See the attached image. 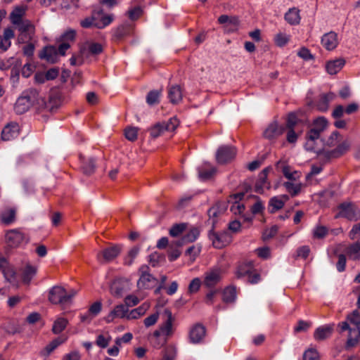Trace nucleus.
Wrapping results in <instances>:
<instances>
[{
  "mask_svg": "<svg viewBox=\"0 0 360 360\" xmlns=\"http://www.w3.org/2000/svg\"><path fill=\"white\" fill-rule=\"evenodd\" d=\"M340 332L349 331L348 338L345 345L349 349L358 345L360 341V314L358 310H354L347 316V321L338 324Z\"/></svg>",
  "mask_w": 360,
  "mask_h": 360,
  "instance_id": "nucleus-1",
  "label": "nucleus"
},
{
  "mask_svg": "<svg viewBox=\"0 0 360 360\" xmlns=\"http://www.w3.org/2000/svg\"><path fill=\"white\" fill-rule=\"evenodd\" d=\"M328 122L323 117L316 119L306 134L304 148L309 151L319 153L322 148L321 134L325 131Z\"/></svg>",
  "mask_w": 360,
  "mask_h": 360,
  "instance_id": "nucleus-2",
  "label": "nucleus"
},
{
  "mask_svg": "<svg viewBox=\"0 0 360 360\" xmlns=\"http://www.w3.org/2000/svg\"><path fill=\"white\" fill-rule=\"evenodd\" d=\"M35 104H39V91L35 89H29L24 91L17 99L14 110L18 114H23Z\"/></svg>",
  "mask_w": 360,
  "mask_h": 360,
  "instance_id": "nucleus-3",
  "label": "nucleus"
},
{
  "mask_svg": "<svg viewBox=\"0 0 360 360\" xmlns=\"http://www.w3.org/2000/svg\"><path fill=\"white\" fill-rule=\"evenodd\" d=\"M345 218L349 221L360 219V210L352 202H342L337 207L335 218Z\"/></svg>",
  "mask_w": 360,
  "mask_h": 360,
  "instance_id": "nucleus-4",
  "label": "nucleus"
},
{
  "mask_svg": "<svg viewBox=\"0 0 360 360\" xmlns=\"http://www.w3.org/2000/svg\"><path fill=\"white\" fill-rule=\"evenodd\" d=\"M76 295V291L71 290L68 292L60 286L53 287L49 295V300L53 304H66L68 303Z\"/></svg>",
  "mask_w": 360,
  "mask_h": 360,
  "instance_id": "nucleus-5",
  "label": "nucleus"
},
{
  "mask_svg": "<svg viewBox=\"0 0 360 360\" xmlns=\"http://www.w3.org/2000/svg\"><path fill=\"white\" fill-rule=\"evenodd\" d=\"M179 124V121L176 117L170 118L167 122H158L151 127L150 135L153 138H157L162 135L165 131H174Z\"/></svg>",
  "mask_w": 360,
  "mask_h": 360,
  "instance_id": "nucleus-6",
  "label": "nucleus"
},
{
  "mask_svg": "<svg viewBox=\"0 0 360 360\" xmlns=\"http://www.w3.org/2000/svg\"><path fill=\"white\" fill-rule=\"evenodd\" d=\"M5 240L7 245L12 248L18 247L23 242L27 241L25 233L18 229L7 231L5 235Z\"/></svg>",
  "mask_w": 360,
  "mask_h": 360,
  "instance_id": "nucleus-7",
  "label": "nucleus"
},
{
  "mask_svg": "<svg viewBox=\"0 0 360 360\" xmlns=\"http://www.w3.org/2000/svg\"><path fill=\"white\" fill-rule=\"evenodd\" d=\"M148 269L149 267L146 265H143L139 269L141 276L137 282V286L139 289L151 288L157 282L156 278L148 273Z\"/></svg>",
  "mask_w": 360,
  "mask_h": 360,
  "instance_id": "nucleus-8",
  "label": "nucleus"
},
{
  "mask_svg": "<svg viewBox=\"0 0 360 360\" xmlns=\"http://www.w3.org/2000/svg\"><path fill=\"white\" fill-rule=\"evenodd\" d=\"M129 282L125 278H117L112 281L110 286L111 295L115 297H122L129 290Z\"/></svg>",
  "mask_w": 360,
  "mask_h": 360,
  "instance_id": "nucleus-9",
  "label": "nucleus"
},
{
  "mask_svg": "<svg viewBox=\"0 0 360 360\" xmlns=\"http://www.w3.org/2000/svg\"><path fill=\"white\" fill-rule=\"evenodd\" d=\"M221 278V270L214 267L206 271L204 275L203 285L207 288H214Z\"/></svg>",
  "mask_w": 360,
  "mask_h": 360,
  "instance_id": "nucleus-10",
  "label": "nucleus"
},
{
  "mask_svg": "<svg viewBox=\"0 0 360 360\" xmlns=\"http://www.w3.org/2000/svg\"><path fill=\"white\" fill-rule=\"evenodd\" d=\"M236 155V149L232 146H221L216 154V160L219 164H225L233 160Z\"/></svg>",
  "mask_w": 360,
  "mask_h": 360,
  "instance_id": "nucleus-11",
  "label": "nucleus"
},
{
  "mask_svg": "<svg viewBox=\"0 0 360 360\" xmlns=\"http://www.w3.org/2000/svg\"><path fill=\"white\" fill-rule=\"evenodd\" d=\"M121 249L117 245L107 248L97 254V259L101 263L111 262L120 255Z\"/></svg>",
  "mask_w": 360,
  "mask_h": 360,
  "instance_id": "nucleus-12",
  "label": "nucleus"
},
{
  "mask_svg": "<svg viewBox=\"0 0 360 360\" xmlns=\"http://www.w3.org/2000/svg\"><path fill=\"white\" fill-rule=\"evenodd\" d=\"M17 26L20 34L18 37V41L24 42L25 39L31 38V34L34 33V27L32 22L28 20H20L19 23L14 24Z\"/></svg>",
  "mask_w": 360,
  "mask_h": 360,
  "instance_id": "nucleus-13",
  "label": "nucleus"
},
{
  "mask_svg": "<svg viewBox=\"0 0 360 360\" xmlns=\"http://www.w3.org/2000/svg\"><path fill=\"white\" fill-rule=\"evenodd\" d=\"M20 127L16 122L7 124L1 131V139L4 141H11L19 136Z\"/></svg>",
  "mask_w": 360,
  "mask_h": 360,
  "instance_id": "nucleus-14",
  "label": "nucleus"
},
{
  "mask_svg": "<svg viewBox=\"0 0 360 360\" xmlns=\"http://www.w3.org/2000/svg\"><path fill=\"white\" fill-rule=\"evenodd\" d=\"M206 330L203 326L196 324L189 331V340L193 344L200 343L205 336Z\"/></svg>",
  "mask_w": 360,
  "mask_h": 360,
  "instance_id": "nucleus-15",
  "label": "nucleus"
},
{
  "mask_svg": "<svg viewBox=\"0 0 360 360\" xmlns=\"http://www.w3.org/2000/svg\"><path fill=\"white\" fill-rule=\"evenodd\" d=\"M62 103V95L58 89L50 92L49 101L44 103V107L49 110L57 109Z\"/></svg>",
  "mask_w": 360,
  "mask_h": 360,
  "instance_id": "nucleus-16",
  "label": "nucleus"
},
{
  "mask_svg": "<svg viewBox=\"0 0 360 360\" xmlns=\"http://www.w3.org/2000/svg\"><path fill=\"white\" fill-rule=\"evenodd\" d=\"M321 44L328 51L334 50L338 45V34L334 32L326 33L321 37Z\"/></svg>",
  "mask_w": 360,
  "mask_h": 360,
  "instance_id": "nucleus-17",
  "label": "nucleus"
},
{
  "mask_svg": "<svg viewBox=\"0 0 360 360\" xmlns=\"http://www.w3.org/2000/svg\"><path fill=\"white\" fill-rule=\"evenodd\" d=\"M127 312V307L126 305L118 304L105 317V320L106 322L110 323L115 319H126Z\"/></svg>",
  "mask_w": 360,
  "mask_h": 360,
  "instance_id": "nucleus-18",
  "label": "nucleus"
},
{
  "mask_svg": "<svg viewBox=\"0 0 360 360\" xmlns=\"http://www.w3.org/2000/svg\"><path fill=\"white\" fill-rule=\"evenodd\" d=\"M165 315L166 316V320L162 324V326L160 328V334L163 336H170L173 333V316L172 314V312L168 310L165 309L164 311Z\"/></svg>",
  "mask_w": 360,
  "mask_h": 360,
  "instance_id": "nucleus-19",
  "label": "nucleus"
},
{
  "mask_svg": "<svg viewBox=\"0 0 360 360\" xmlns=\"http://www.w3.org/2000/svg\"><path fill=\"white\" fill-rule=\"evenodd\" d=\"M212 244L216 248H222L231 241V236L227 233H212L210 236Z\"/></svg>",
  "mask_w": 360,
  "mask_h": 360,
  "instance_id": "nucleus-20",
  "label": "nucleus"
},
{
  "mask_svg": "<svg viewBox=\"0 0 360 360\" xmlns=\"http://www.w3.org/2000/svg\"><path fill=\"white\" fill-rule=\"evenodd\" d=\"M96 19L95 27L103 29L110 25L113 20L112 15L105 14L102 10L94 11Z\"/></svg>",
  "mask_w": 360,
  "mask_h": 360,
  "instance_id": "nucleus-21",
  "label": "nucleus"
},
{
  "mask_svg": "<svg viewBox=\"0 0 360 360\" xmlns=\"http://www.w3.org/2000/svg\"><path fill=\"white\" fill-rule=\"evenodd\" d=\"M345 65V60L342 58L331 60L326 63V70L330 75H335L342 70Z\"/></svg>",
  "mask_w": 360,
  "mask_h": 360,
  "instance_id": "nucleus-22",
  "label": "nucleus"
},
{
  "mask_svg": "<svg viewBox=\"0 0 360 360\" xmlns=\"http://www.w3.org/2000/svg\"><path fill=\"white\" fill-rule=\"evenodd\" d=\"M269 168L264 169L259 174L258 179L255 184V191L258 193H263L265 188H270V184L267 181Z\"/></svg>",
  "mask_w": 360,
  "mask_h": 360,
  "instance_id": "nucleus-23",
  "label": "nucleus"
},
{
  "mask_svg": "<svg viewBox=\"0 0 360 360\" xmlns=\"http://www.w3.org/2000/svg\"><path fill=\"white\" fill-rule=\"evenodd\" d=\"M40 58L45 59L49 63H55L58 58V50L53 46H46L41 53Z\"/></svg>",
  "mask_w": 360,
  "mask_h": 360,
  "instance_id": "nucleus-24",
  "label": "nucleus"
},
{
  "mask_svg": "<svg viewBox=\"0 0 360 360\" xmlns=\"http://www.w3.org/2000/svg\"><path fill=\"white\" fill-rule=\"evenodd\" d=\"M16 210L15 207H5L0 213V219L2 224L9 225L15 220Z\"/></svg>",
  "mask_w": 360,
  "mask_h": 360,
  "instance_id": "nucleus-25",
  "label": "nucleus"
},
{
  "mask_svg": "<svg viewBox=\"0 0 360 360\" xmlns=\"http://www.w3.org/2000/svg\"><path fill=\"white\" fill-rule=\"evenodd\" d=\"M284 131V127L276 122L270 124L264 132V136L269 139H274Z\"/></svg>",
  "mask_w": 360,
  "mask_h": 360,
  "instance_id": "nucleus-26",
  "label": "nucleus"
},
{
  "mask_svg": "<svg viewBox=\"0 0 360 360\" xmlns=\"http://www.w3.org/2000/svg\"><path fill=\"white\" fill-rule=\"evenodd\" d=\"M288 200L289 197L287 195H281L271 198L269 203L271 212L281 210Z\"/></svg>",
  "mask_w": 360,
  "mask_h": 360,
  "instance_id": "nucleus-27",
  "label": "nucleus"
},
{
  "mask_svg": "<svg viewBox=\"0 0 360 360\" xmlns=\"http://www.w3.org/2000/svg\"><path fill=\"white\" fill-rule=\"evenodd\" d=\"M283 186L285 187L286 191L292 197L298 195L303 187L304 185L301 182H298L297 181H288L283 183Z\"/></svg>",
  "mask_w": 360,
  "mask_h": 360,
  "instance_id": "nucleus-28",
  "label": "nucleus"
},
{
  "mask_svg": "<svg viewBox=\"0 0 360 360\" xmlns=\"http://www.w3.org/2000/svg\"><path fill=\"white\" fill-rule=\"evenodd\" d=\"M345 255L349 259H360V241L353 243L344 249Z\"/></svg>",
  "mask_w": 360,
  "mask_h": 360,
  "instance_id": "nucleus-29",
  "label": "nucleus"
},
{
  "mask_svg": "<svg viewBox=\"0 0 360 360\" xmlns=\"http://www.w3.org/2000/svg\"><path fill=\"white\" fill-rule=\"evenodd\" d=\"M168 98L173 104H177L181 101L182 90L179 85H172L168 88Z\"/></svg>",
  "mask_w": 360,
  "mask_h": 360,
  "instance_id": "nucleus-30",
  "label": "nucleus"
},
{
  "mask_svg": "<svg viewBox=\"0 0 360 360\" xmlns=\"http://www.w3.org/2000/svg\"><path fill=\"white\" fill-rule=\"evenodd\" d=\"M27 6L26 5H20L15 6L10 14V20L12 24H17L22 20V17L25 15Z\"/></svg>",
  "mask_w": 360,
  "mask_h": 360,
  "instance_id": "nucleus-31",
  "label": "nucleus"
},
{
  "mask_svg": "<svg viewBox=\"0 0 360 360\" xmlns=\"http://www.w3.org/2000/svg\"><path fill=\"white\" fill-rule=\"evenodd\" d=\"M334 325H326L321 327L318 328L315 332L314 337L316 340H323L328 338H329L333 330Z\"/></svg>",
  "mask_w": 360,
  "mask_h": 360,
  "instance_id": "nucleus-32",
  "label": "nucleus"
},
{
  "mask_svg": "<svg viewBox=\"0 0 360 360\" xmlns=\"http://www.w3.org/2000/svg\"><path fill=\"white\" fill-rule=\"evenodd\" d=\"M14 36V32L12 29H5L3 36H0V49L3 51H6L11 46V39L13 38Z\"/></svg>",
  "mask_w": 360,
  "mask_h": 360,
  "instance_id": "nucleus-33",
  "label": "nucleus"
},
{
  "mask_svg": "<svg viewBox=\"0 0 360 360\" xmlns=\"http://www.w3.org/2000/svg\"><path fill=\"white\" fill-rule=\"evenodd\" d=\"M250 266H249L248 265L240 266L238 270L239 276L248 274L249 282L252 284H255L259 281L260 276L259 274L250 271Z\"/></svg>",
  "mask_w": 360,
  "mask_h": 360,
  "instance_id": "nucleus-34",
  "label": "nucleus"
},
{
  "mask_svg": "<svg viewBox=\"0 0 360 360\" xmlns=\"http://www.w3.org/2000/svg\"><path fill=\"white\" fill-rule=\"evenodd\" d=\"M200 235L198 229L193 227L189 231L179 240L176 243V246H181L185 243L195 241Z\"/></svg>",
  "mask_w": 360,
  "mask_h": 360,
  "instance_id": "nucleus-35",
  "label": "nucleus"
},
{
  "mask_svg": "<svg viewBox=\"0 0 360 360\" xmlns=\"http://www.w3.org/2000/svg\"><path fill=\"white\" fill-rule=\"evenodd\" d=\"M226 210V207L224 205H221V204H216L215 205L212 206L210 210H208V216H209V221L212 225H214V224L217 222V218L220 216L222 213H224Z\"/></svg>",
  "mask_w": 360,
  "mask_h": 360,
  "instance_id": "nucleus-36",
  "label": "nucleus"
},
{
  "mask_svg": "<svg viewBox=\"0 0 360 360\" xmlns=\"http://www.w3.org/2000/svg\"><path fill=\"white\" fill-rule=\"evenodd\" d=\"M243 196V193H238L231 197L235 200V202H233L231 206V211L235 215L241 214L245 210L243 203L238 201V200H241Z\"/></svg>",
  "mask_w": 360,
  "mask_h": 360,
  "instance_id": "nucleus-37",
  "label": "nucleus"
},
{
  "mask_svg": "<svg viewBox=\"0 0 360 360\" xmlns=\"http://www.w3.org/2000/svg\"><path fill=\"white\" fill-rule=\"evenodd\" d=\"M285 20L290 25H298L301 20L300 10L295 7L290 8L285 14Z\"/></svg>",
  "mask_w": 360,
  "mask_h": 360,
  "instance_id": "nucleus-38",
  "label": "nucleus"
},
{
  "mask_svg": "<svg viewBox=\"0 0 360 360\" xmlns=\"http://www.w3.org/2000/svg\"><path fill=\"white\" fill-rule=\"evenodd\" d=\"M198 176L201 180H207L212 176L216 172V169L211 167L210 164L205 163L201 167L198 168Z\"/></svg>",
  "mask_w": 360,
  "mask_h": 360,
  "instance_id": "nucleus-39",
  "label": "nucleus"
},
{
  "mask_svg": "<svg viewBox=\"0 0 360 360\" xmlns=\"http://www.w3.org/2000/svg\"><path fill=\"white\" fill-rule=\"evenodd\" d=\"M37 266H32L30 264H26L22 273V281L25 283H29L32 278L36 275Z\"/></svg>",
  "mask_w": 360,
  "mask_h": 360,
  "instance_id": "nucleus-40",
  "label": "nucleus"
},
{
  "mask_svg": "<svg viewBox=\"0 0 360 360\" xmlns=\"http://www.w3.org/2000/svg\"><path fill=\"white\" fill-rule=\"evenodd\" d=\"M335 98V94L332 92L322 94L318 103V108L321 111H326L328 109V103Z\"/></svg>",
  "mask_w": 360,
  "mask_h": 360,
  "instance_id": "nucleus-41",
  "label": "nucleus"
},
{
  "mask_svg": "<svg viewBox=\"0 0 360 360\" xmlns=\"http://www.w3.org/2000/svg\"><path fill=\"white\" fill-rule=\"evenodd\" d=\"M281 172L284 176L289 181H297L301 176V173L300 172L294 170L290 166L285 165L282 166Z\"/></svg>",
  "mask_w": 360,
  "mask_h": 360,
  "instance_id": "nucleus-42",
  "label": "nucleus"
},
{
  "mask_svg": "<svg viewBox=\"0 0 360 360\" xmlns=\"http://www.w3.org/2000/svg\"><path fill=\"white\" fill-rule=\"evenodd\" d=\"M236 299V290L234 287L229 286L223 291L222 300L225 303H233Z\"/></svg>",
  "mask_w": 360,
  "mask_h": 360,
  "instance_id": "nucleus-43",
  "label": "nucleus"
},
{
  "mask_svg": "<svg viewBox=\"0 0 360 360\" xmlns=\"http://www.w3.org/2000/svg\"><path fill=\"white\" fill-rule=\"evenodd\" d=\"M150 342L154 347L160 348L166 343L167 338L163 335L162 337L160 331L155 330L150 338Z\"/></svg>",
  "mask_w": 360,
  "mask_h": 360,
  "instance_id": "nucleus-44",
  "label": "nucleus"
},
{
  "mask_svg": "<svg viewBox=\"0 0 360 360\" xmlns=\"http://www.w3.org/2000/svg\"><path fill=\"white\" fill-rule=\"evenodd\" d=\"M349 148L350 143L348 141H344L335 149L331 151L330 155L333 158H338L347 152Z\"/></svg>",
  "mask_w": 360,
  "mask_h": 360,
  "instance_id": "nucleus-45",
  "label": "nucleus"
},
{
  "mask_svg": "<svg viewBox=\"0 0 360 360\" xmlns=\"http://www.w3.org/2000/svg\"><path fill=\"white\" fill-rule=\"evenodd\" d=\"M68 320L63 317L58 318L53 323L52 331L54 334H59L67 326Z\"/></svg>",
  "mask_w": 360,
  "mask_h": 360,
  "instance_id": "nucleus-46",
  "label": "nucleus"
},
{
  "mask_svg": "<svg viewBox=\"0 0 360 360\" xmlns=\"http://www.w3.org/2000/svg\"><path fill=\"white\" fill-rule=\"evenodd\" d=\"M140 248L139 247H133L131 248L124 259V264L130 266L133 264L134 259L139 253Z\"/></svg>",
  "mask_w": 360,
  "mask_h": 360,
  "instance_id": "nucleus-47",
  "label": "nucleus"
},
{
  "mask_svg": "<svg viewBox=\"0 0 360 360\" xmlns=\"http://www.w3.org/2000/svg\"><path fill=\"white\" fill-rule=\"evenodd\" d=\"M328 229L326 226L317 225L314 228L312 234L314 238L321 239L328 234Z\"/></svg>",
  "mask_w": 360,
  "mask_h": 360,
  "instance_id": "nucleus-48",
  "label": "nucleus"
},
{
  "mask_svg": "<svg viewBox=\"0 0 360 360\" xmlns=\"http://www.w3.org/2000/svg\"><path fill=\"white\" fill-rule=\"evenodd\" d=\"M8 262L4 258H0V269L2 270L7 280H10L14 276L15 272L13 270L8 269Z\"/></svg>",
  "mask_w": 360,
  "mask_h": 360,
  "instance_id": "nucleus-49",
  "label": "nucleus"
},
{
  "mask_svg": "<svg viewBox=\"0 0 360 360\" xmlns=\"http://www.w3.org/2000/svg\"><path fill=\"white\" fill-rule=\"evenodd\" d=\"M161 94V91H151L146 96V102L148 105H152L159 103V98Z\"/></svg>",
  "mask_w": 360,
  "mask_h": 360,
  "instance_id": "nucleus-50",
  "label": "nucleus"
},
{
  "mask_svg": "<svg viewBox=\"0 0 360 360\" xmlns=\"http://www.w3.org/2000/svg\"><path fill=\"white\" fill-rule=\"evenodd\" d=\"M86 46L88 51L92 55H98L103 51V46L99 43L89 42Z\"/></svg>",
  "mask_w": 360,
  "mask_h": 360,
  "instance_id": "nucleus-51",
  "label": "nucleus"
},
{
  "mask_svg": "<svg viewBox=\"0 0 360 360\" xmlns=\"http://www.w3.org/2000/svg\"><path fill=\"white\" fill-rule=\"evenodd\" d=\"M201 247L199 245H192L187 249L186 255L190 257L191 262L195 261V258L199 255Z\"/></svg>",
  "mask_w": 360,
  "mask_h": 360,
  "instance_id": "nucleus-52",
  "label": "nucleus"
},
{
  "mask_svg": "<svg viewBox=\"0 0 360 360\" xmlns=\"http://www.w3.org/2000/svg\"><path fill=\"white\" fill-rule=\"evenodd\" d=\"M76 36V31L72 29L67 30L61 36L60 41L63 42H72L75 40Z\"/></svg>",
  "mask_w": 360,
  "mask_h": 360,
  "instance_id": "nucleus-53",
  "label": "nucleus"
},
{
  "mask_svg": "<svg viewBox=\"0 0 360 360\" xmlns=\"http://www.w3.org/2000/svg\"><path fill=\"white\" fill-rule=\"evenodd\" d=\"M186 224L182 223L175 224L170 229L169 234L173 237H176L181 234L186 230Z\"/></svg>",
  "mask_w": 360,
  "mask_h": 360,
  "instance_id": "nucleus-54",
  "label": "nucleus"
},
{
  "mask_svg": "<svg viewBox=\"0 0 360 360\" xmlns=\"http://www.w3.org/2000/svg\"><path fill=\"white\" fill-rule=\"evenodd\" d=\"M290 40V36L284 34V33H278L274 37V41L277 46H285Z\"/></svg>",
  "mask_w": 360,
  "mask_h": 360,
  "instance_id": "nucleus-55",
  "label": "nucleus"
},
{
  "mask_svg": "<svg viewBox=\"0 0 360 360\" xmlns=\"http://www.w3.org/2000/svg\"><path fill=\"white\" fill-rule=\"evenodd\" d=\"M138 130L137 127H127L124 131L126 139L130 141H134L137 139Z\"/></svg>",
  "mask_w": 360,
  "mask_h": 360,
  "instance_id": "nucleus-56",
  "label": "nucleus"
},
{
  "mask_svg": "<svg viewBox=\"0 0 360 360\" xmlns=\"http://www.w3.org/2000/svg\"><path fill=\"white\" fill-rule=\"evenodd\" d=\"M83 171L86 174H91L94 172L96 165L95 160L92 158H89L83 165Z\"/></svg>",
  "mask_w": 360,
  "mask_h": 360,
  "instance_id": "nucleus-57",
  "label": "nucleus"
},
{
  "mask_svg": "<svg viewBox=\"0 0 360 360\" xmlns=\"http://www.w3.org/2000/svg\"><path fill=\"white\" fill-rule=\"evenodd\" d=\"M304 360H319V354L314 348L306 350L303 354Z\"/></svg>",
  "mask_w": 360,
  "mask_h": 360,
  "instance_id": "nucleus-58",
  "label": "nucleus"
},
{
  "mask_svg": "<svg viewBox=\"0 0 360 360\" xmlns=\"http://www.w3.org/2000/svg\"><path fill=\"white\" fill-rule=\"evenodd\" d=\"M110 340V337L109 335L101 334L96 338V345L100 347L105 348L108 345Z\"/></svg>",
  "mask_w": 360,
  "mask_h": 360,
  "instance_id": "nucleus-59",
  "label": "nucleus"
},
{
  "mask_svg": "<svg viewBox=\"0 0 360 360\" xmlns=\"http://www.w3.org/2000/svg\"><path fill=\"white\" fill-rule=\"evenodd\" d=\"M202 284V282L199 278H193L188 285V292L189 293H194L198 291L200 287Z\"/></svg>",
  "mask_w": 360,
  "mask_h": 360,
  "instance_id": "nucleus-60",
  "label": "nucleus"
},
{
  "mask_svg": "<svg viewBox=\"0 0 360 360\" xmlns=\"http://www.w3.org/2000/svg\"><path fill=\"white\" fill-rule=\"evenodd\" d=\"M95 20H96L95 14L93 13L91 17L86 18L85 19L81 20L80 25L84 28H89L92 27H95Z\"/></svg>",
  "mask_w": 360,
  "mask_h": 360,
  "instance_id": "nucleus-61",
  "label": "nucleus"
},
{
  "mask_svg": "<svg viewBox=\"0 0 360 360\" xmlns=\"http://www.w3.org/2000/svg\"><path fill=\"white\" fill-rule=\"evenodd\" d=\"M176 349L174 346H168L164 354V360H174L176 357Z\"/></svg>",
  "mask_w": 360,
  "mask_h": 360,
  "instance_id": "nucleus-62",
  "label": "nucleus"
},
{
  "mask_svg": "<svg viewBox=\"0 0 360 360\" xmlns=\"http://www.w3.org/2000/svg\"><path fill=\"white\" fill-rule=\"evenodd\" d=\"M102 304L101 302H96L92 304L88 312L91 315L92 317L96 316L101 311Z\"/></svg>",
  "mask_w": 360,
  "mask_h": 360,
  "instance_id": "nucleus-63",
  "label": "nucleus"
},
{
  "mask_svg": "<svg viewBox=\"0 0 360 360\" xmlns=\"http://www.w3.org/2000/svg\"><path fill=\"white\" fill-rule=\"evenodd\" d=\"M66 340V338H58L53 340L47 347L46 349L49 353L53 352L58 346L65 342Z\"/></svg>",
  "mask_w": 360,
  "mask_h": 360,
  "instance_id": "nucleus-64",
  "label": "nucleus"
}]
</instances>
